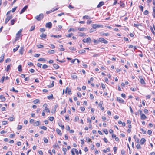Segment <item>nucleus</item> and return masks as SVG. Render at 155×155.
<instances>
[{
    "mask_svg": "<svg viewBox=\"0 0 155 155\" xmlns=\"http://www.w3.org/2000/svg\"><path fill=\"white\" fill-rule=\"evenodd\" d=\"M49 120L51 121H52L54 120V117H49Z\"/></svg>",
    "mask_w": 155,
    "mask_h": 155,
    "instance_id": "62",
    "label": "nucleus"
},
{
    "mask_svg": "<svg viewBox=\"0 0 155 155\" xmlns=\"http://www.w3.org/2000/svg\"><path fill=\"white\" fill-rule=\"evenodd\" d=\"M40 128L43 129L44 130H46L47 129V127L45 126H42L40 127Z\"/></svg>",
    "mask_w": 155,
    "mask_h": 155,
    "instance_id": "48",
    "label": "nucleus"
},
{
    "mask_svg": "<svg viewBox=\"0 0 155 155\" xmlns=\"http://www.w3.org/2000/svg\"><path fill=\"white\" fill-rule=\"evenodd\" d=\"M79 120V117L78 116H76L75 117V121L76 122Z\"/></svg>",
    "mask_w": 155,
    "mask_h": 155,
    "instance_id": "52",
    "label": "nucleus"
},
{
    "mask_svg": "<svg viewBox=\"0 0 155 155\" xmlns=\"http://www.w3.org/2000/svg\"><path fill=\"white\" fill-rule=\"evenodd\" d=\"M66 92H67L68 94H71V91L70 88H68L67 87L66 89Z\"/></svg>",
    "mask_w": 155,
    "mask_h": 155,
    "instance_id": "13",
    "label": "nucleus"
},
{
    "mask_svg": "<svg viewBox=\"0 0 155 155\" xmlns=\"http://www.w3.org/2000/svg\"><path fill=\"white\" fill-rule=\"evenodd\" d=\"M77 28H76V29H74V28H70L68 30V32H70L71 31H77Z\"/></svg>",
    "mask_w": 155,
    "mask_h": 155,
    "instance_id": "30",
    "label": "nucleus"
},
{
    "mask_svg": "<svg viewBox=\"0 0 155 155\" xmlns=\"http://www.w3.org/2000/svg\"><path fill=\"white\" fill-rule=\"evenodd\" d=\"M101 35L102 36L104 35L105 36H108L110 34L108 33H104L103 32H101L100 33Z\"/></svg>",
    "mask_w": 155,
    "mask_h": 155,
    "instance_id": "21",
    "label": "nucleus"
},
{
    "mask_svg": "<svg viewBox=\"0 0 155 155\" xmlns=\"http://www.w3.org/2000/svg\"><path fill=\"white\" fill-rule=\"evenodd\" d=\"M110 151V148H108L106 149V150H105V149L103 150V151L104 153H106L107 152H109Z\"/></svg>",
    "mask_w": 155,
    "mask_h": 155,
    "instance_id": "31",
    "label": "nucleus"
},
{
    "mask_svg": "<svg viewBox=\"0 0 155 155\" xmlns=\"http://www.w3.org/2000/svg\"><path fill=\"white\" fill-rule=\"evenodd\" d=\"M18 68L19 71H22L21 66V65L18 66Z\"/></svg>",
    "mask_w": 155,
    "mask_h": 155,
    "instance_id": "42",
    "label": "nucleus"
},
{
    "mask_svg": "<svg viewBox=\"0 0 155 155\" xmlns=\"http://www.w3.org/2000/svg\"><path fill=\"white\" fill-rule=\"evenodd\" d=\"M47 105L46 104H44L43 105V106L45 107V111H46V112H49L50 113V111L49 110V109L47 108Z\"/></svg>",
    "mask_w": 155,
    "mask_h": 155,
    "instance_id": "10",
    "label": "nucleus"
},
{
    "mask_svg": "<svg viewBox=\"0 0 155 155\" xmlns=\"http://www.w3.org/2000/svg\"><path fill=\"white\" fill-rule=\"evenodd\" d=\"M103 131L106 134H107L108 133V130L107 129H104L103 130Z\"/></svg>",
    "mask_w": 155,
    "mask_h": 155,
    "instance_id": "50",
    "label": "nucleus"
},
{
    "mask_svg": "<svg viewBox=\"0 0 155 155\" xmlns=\"http://www.w3.org/2000/svg\"><path fill=\"white\" fill-rule=\"evenodd\" d=\"M78 33L79 34V36H80L82 37V36H84V33H83L79 32Z\"/></svg>",
    "mask_w": 155,
    "mask_h": 155,
    "instance_id": "43",
    "label": "nucleus"
},
{
    "mask_svg": "<svg viewBox=\"0 0 155 155\" xmlns=\"http://www.w3.org/2000/svg\"><path fill=\"white\" fill-rule=\"evenodd\" d=\"M20 46L19 45H17V46L13 49V51L14 52H16L19 48Z\"/></svg>",
    "mask_w": 155,
    "mask_h": 155,
    "instance_id": "27",
    "label": "nucleus"
},
{
    "mask_svg": "<svg viewBox=\"0 0 155 155\" xmlns=\"http://www.w3.org/2000/svg\"><path fill=\"white\" fill-rule=\"evenodd\" d=\"M0 99L2 101H4L5 100V98L3 96L1 95L0 96Z\"/></svg>",
    "mask_w": 155,
    "mask_h": 155,
    "instance_id": "24",
    "label": "nucleus"
},
{
    "mask_svg": "<svg viewBox=\"0 0 155 155\" xmlns=\"http://www.w3.org/2000/svg\"><path fill=\"white\" fill-rule=\"evenodd\" d=\"M104 4V2H101L97 6V8H100Z\"/></svg>",
    "mask_w": 155,
    "mask_h": 155,
    "instance_id": "20",
    "label": "nucleus"
},
{
    "mask_svg": "<svg viewBox=\"0 0 155 155\" xmlns=\"http://www.w3.org/2000/svg\"><path fill=\"white\" fill-rule=\"evenodd\" d=\"M38 61H46V60L44 58H40L38 59Z\"/></svg>",
    "mask_w": 155,
    "mask_h": 155,
    "instance_id": "39",
    "label": "nucleus"
},
{
    "mask_svg": "<svg viewBox=\"0 0 155 155\" xmlns=\"http://www.w3.org/2000/svg\"><path fill=\"white\" fill-rule=\"evenodd\" d=\"M48 53L50 54H53L54 52V50H51L48 51Z\"/></svg>",
    "mask_w": 155,
    "mask_h": 155,
    "instance_id": "46",
    "label": "nucleus"
},
{
    "mask_svg": "<svg viewBox=\"0 0 155 155\" xmlns=\"http://www.w3.org/2000/svg\"><path fill=\"white\" fill-rule=\"evenodd\" d=\"M11 60L10 58H8L5 60V62L6 63H7L8 62H10Z\"/></svg>",
    "mask_w": 155,
    "mask_h": 155,
    "instance_id": "60",
    "label": "nucleus"
},
{
    "mask_svg": "<svg viewBox=\"0 0 155 155\" xmlns=\"http://www.w3.org/2000/svg\"><path fill=\"white\" fill-rule=\"evenodd\" d=\"M139 8L140 9L141 11L143 12V6L140 5L139 6Z\"/></svg>",
    "mask_w": 155,
    "mask_h": 155,
    "instance_id": "49",
    "label": "nucleus"
},
{
    "mask_svg": "<svg viewBox=\"0 0 155 155\" xmlns=\"http://www.w3.org/2000/svg\"><path fill=\"white\" fill-rule=\"evenodd\" d=\"M91 39L90 37H88L86 39H84L82 40V41L84 43H90Z\"/></svg>",
    "mask_w": 155,
    "mask_h": 155,
    "instance_id": "5",
    "label": "nucleus"
},
{
    "mask_svg": "<svg viewBox=\"0 0 155 155\" xmlns=\"http://www.w3.org/2000/svg\"><path fill=\"white\" fill-rule=\"evenodd\" d=\"M37 47L39 48H42L44 47V46L42 45L39 44L37 45Z\"/></svg>",
    "mask_w": 155,
    "mask_h": 155,
    "instance_id": "44",
    "label": "nucleus"
},
{
    "mask_svg": "<svg viewBox=\"0 0 155 155\" xmlns=\"http://www.w3.org/2000/svg\"><path fill=\"white\" fill-rule=\"evenodd\" d=\"M45 27L46 28H50L52 27V23L51 22H49L46 23L45 25Z\"/></svg>",
    "mask_w": 155,
    "mask_h": 155,
    "instance_id": "7",
    "label": "nucleus"
},
{
    "mask_svg": "<svg viewBox=\"0 0 155 155\" xmlns=\"http://www.w3.org/2000/svg\"><path fill=\"white\" fill-rule=\"evenodd\" d=\"M40 36L41 37L44 38H46V35L44 34L43 33L41 35H40Z\"/></svg>",
    "mask_w": 155,
    "mask_h": 155,
    "instance_id": "33",
    "label": "nucleus"
},
{
    "mask_svg": "<svg viewBox=\"0 0 155 155\" xmlns=\"http://www.w3.org/2000/svg\"><path fill=\"white\" fill-rule=\"evenodd\" d=\"M10 65H7V66L6 67V68L5 69V70L7 72L8 71L9 69H10Z\"/></svg>",
    "mask_w": 155,
    "mask_h": 155,
    "instance_id": "40",
    "label": "nucleus"
},
{
    "mask_svg": "<svg viewBox=\"0 0 155 155\" xmlns=\"http://www.w3.org/2000/svg\"><path fill=\"white\" fill-rule=\"evenodd\" d=\"M16 8H17V7H15L14 8H13L11 11L12 12H13L16 10Z\"/></svg>",
    "mask_w": 155,
    "mask_h": 155,
    "instance_id": "61",
    "label": "nucleus"
},
{
    "mask_svg": "<svg viewBox=\"0 0 155 155\" xmlns=\"http://www.w3.org/2000/svg\"><path fill=\"white\" fill-rule=\"evenodd\" d=\"M10 91L15 92L16 93H17L18 92V91L15 90L14 87H13L12 89L10 90Z\"/></svg>",
    "mask_w": 155,
    "mask_h": 155,
    "instance_id": "41",
    "label": "nucleus"
},
{
    "mask_svg": "<svg viewBox=\"0 0 155 155\" xmlns=\"http://www.w3.org/2000/svg\"><path fill=\"white\" fill-rule=\"evenodd\" d=\"M43 140H44V141L45 143H48V140L46 138H44Z\"/></svg>",
    "mask_w": 155,
    "mask_h": 155,
    "instance_id": "51",
    "label": "nucleus"
},
{
    "mask_svg": "<svg viewBox=\"0 0 155 155\" xmlns=\"http://www.w3.org/2000/svg\"><path fill=\"white\" fill-rule=\"evenodd\" d=\"M71 76L73 79H75L77 78L76 73H73L71 74Z\"/></svg>",
    "mask_w": 155,
    "mask_h": 155,
    "instance_id": "14",
    "label": "nucleus"
},
{
    "mask_svg": "<svg viewBox=\"0 0 155 155\" xmlns=\"http://www.w3.org/2000/svg\"><path fill=\"white\" fill-rule=\"evenodd\" d=\"M15 21H16V20L14 19L11 20V25H13L14 24L15 22Z\"/></svg>",
    "mask_w": 155,
    "mask_h": 155,
    "instance_id": "36",
    "label": "nucleus"
},
{
    "mask_svg": "<svg viewBox=\"0 0 155 155\" xmlns=\"http://www.w3.org/2000/svg\"><path fill=\"white\" fill-rule=\"evenodd\" d=\"M136 147L137 149L141 148L140 145L139 143H138L137 144Z\"/></svg>",
    "mask_w": 155,
    "mask_h": 155,
    "instance_id": "47",
    "label": "nucleus"
},
{
    "mask_svg": "<svg viewBox=\"0 0 155 155\" xmlns=\"http://www.w3.org/2000/svg\"><path fill=\"white\" fill-rule=\"evenodd\" d=\"M4 55V54H3L0 57V63L2 62L3 61Z\"/></svg>",
    "mask_w": 155,
    "mask_h": 155,
    "instance_id": "15",
    "label": "nucleus"
},
{
    "mask_svg": "<svg viewBox=\"0 0 155 155\" xmlns=\"http://www.w3.org/2000/svg\"><path fill=\"white\" fill-rule=\"evenodd\" d=\"M28 8V6L27 5H26L21 10L20 12V14H22Z\"/></svg>",
    "mask_w": 155,
    "mask_h": 155,
    "instance_id": "6",
    "label": "nucleus"
},
{
    "mask_svg": "<svg viewBox=\"0 0 155 155\" xmlns=\"http://www.w3.org/2000/svg\"><path fill=\"white\" fill-rule=\"evenodd\" d=\"M99 42L103 43L104 44H107L108 43V41L102 38H99V40L97 41V43H98Z\"/></svg>",
    "mask_w": 155,
    "mask_h": 155,
    "instance_id": "3",
    "label": "nucleus"
},
{
    "mask_svg": "<svg viewBox=\"0 0 155 155\" xmlns=\"http://www.w3.org/2000/svg\"><path fill=\"white\" fill-rule=\"evenodd\" d=\"M139 26H141V25L140 24H136L135 23H134V27H136L137 28H139Z\"/></svg>",
    "mask_w": 155,
    "mask_h": 155,
    "instance_id": "26",
    "label": "nucleus"
},
{
    "mask_svg": "<svg viewBox=\"0 0 155 155\" xmlns=\"http://www.w3.org/2000/svg\"><path fill=\"white\" fill-rule=\"evenodd\" d=\"M146 38H147V39H148L149 40H151L152 38L150 36H147L145 37Z\"/></svg>",
    "mask_w": 155,
    "mask_h": 155,
    "instance_id": "55",
    "label": "nucleus"
},
{
    "mask_svg": "<svg viewBox=\"0 0 155 155\" xmlns=\"http://www.w3.org/2000/svg\"><path fill=\"white\" fill-rule=\"evenodd\" d=\"M12 18V15H7V18L5 19V24H6L9 21V20Z\"/></svg>",
    "mask_w": 155,
    "mask_h": 155,
    "instance_id": "4",
    "label": "nucleus"
},
{
    "mask_svg": "<svg viewBox=\"0 0 155 155\" xmlns=\"http://www.w3.org/2000/svg\"><path fill=\"white\" fill-rule=\"evenodd\" d=\"M50 35H51V37H54V38H60V37H61V35H53L51 34Z\"/></svg>",
    "mask_w": 155,
    "mask_h": 155,
    "instance_id": "23",
    "label": "nucleus"
},
{
    "mask_svg": "<svg viewBox=\"0 0 155 155\" xmlns=\"http://www.w3.org/2000/svg\"><path fill=\"white\" fill-rule=\"evenodd\" d=\"M135 139V141L137 143H138L139 141V139L137 137L136 135H134L133 137Z\"/></svg>",
    "mask_w": 155,
    "mask_h": 155,
    "instance_id": "16",
    "label": "nucleus"
},
{
    "mask_svg": "<svg viewBox=\"0 0 155 155\" xmlns=\"http://www.w3.org/2000/svg\"><path fill=\"white\" fill-rule=\"evenodd\" d=\"M58 9V8H55V9L53 8L52 9H51V10H50V11H47L46 12V13L47 14H48L50 13H51L52 12H53L54 11H55L57 10Z\"/></svg>",
    "mask_w": 155,
    "mask_h": 155,
    "instance_id": "9",
    "label": "nucleus"
},
{
    "mask_svg": "<svg viewBox=\"0 0 155 155\" xmlns=\"http://www.w3.org/2000/svg\"><path fill=\"white\" fill-rule=\"evenodd\" d=\"M33 102L34 104H36L39 102V99H35L33 101Z\"/></svg>",
    "mask_w": 155,
    "mask_h": 155,
    "instance_id": "35",
    "label": "nucleus"
},
{
    "mask_svg": "<svg viewBox=\"0 0 155 155\" xmlns=\"http://www.w3.org/2000/svg\"><path fill=\"white\" fill-rule=\"evenodd\" d=\"M86 52L85 50H81L78 51V53L80 54H82L85 53Z\"/></svg>",
    "mask_w": 155,
    "mask_h": 155,
    "instance_id": "25",
    "label": "nucleus"
},
{
    "mask_svg": "<svg viewBox=\"0 0 155 155\" xmlns=\"http://www.w3.org/2000/svg\"><path fill=\"white\" fill-rule=\"evenodd\" d=\"M83 19H88L90 18V17L87 15L84 16L83 17Z\"/></svg>",
    "mask_w": 155,
    "mask_h": 155,
    "instance_id": "34",
    "label": "nucleus"
},
{
    "mask_svg": "<svg viewBox=\"0 0 155 155\" xmlns=\"http://www.w3.org/2000/svg\"><path fill=\"white\" fill-rule=\"evenodd\" d=\"M24 50L23 47H21L19 50V52L20 54L22 55L24 52Z\"/></svg>",
    "mask_w": 155,
    "mask_h": 155,
    "instance_id": "11",
    "label": "nucleus"
},
{
    "mask_svg": "<svg viewBox=\"0 0 155 155\" xmlns=\"http://www.w3.org/2000/svg\"><path fill=\"white\" fill-rule=\"evenodd\" d=\"M34 123L35 124V125L36 126H38L40 124V123L38 121L35 122Z\"/></svg>",
    "mask_w": 155,
    "mask_h": 155,
    "instance_id": "38",
    "label": "nucleus"
},
{
    "mask_svg": "<svg viewBox=\"0 0 155 155\" xmlns=\"http://www.w3.org/2000/svg\"><path fill=\"white\" fill-rule=\"evenodd\" d=\"M62 150L63 151H64V155H65L66 154V152L67 151V149L66 148H63L62 149Z\"/></svg>",
    "mask_w": 155,
    "mask_h": 155,
    "instance_id": "45",
    "label": "nucleus"
},
{
    "mask_svg": "<svg viewBox=\"0 0 155 155\" xmlns=\"http://www.w3.org/2000/svg\"><path fill=\"white\" fill-rule=\"evenodd\" d=\"M140 117L141 119L142 120H144L147 118V117L143 114H142L141 115Z\"/></svg>",
    "mask_w": 155,
    "mask_h": 155,
    "instance_id": "18",
    "label": "nucleus"
},
{
    "mask_svg": "<svg viewBox=\"0 0 155 155\" xmlns=\"http://www.w3.org/2000/svg\"><path fill=\"white\" fill-rule=\"evenodd\" d=\"M117 100L120 103H123L124 102V100L120 97H117Z\"/></svg>",
    "mask_w": 155,
    "mask_h": 155,
    "instance_id": "8",
    "label": "nucleus"
},
{
    "mask_svg": "<svg viewBox=\"0 0 155 155\" xmlns=\"http://www.w3.org/2000/svg\"><path fill=\"white\" fill-rule=\"evenodd\" d=\"M92 27L94 29L96 30L97 28H103V25H97L93 24L92 25Z\"/></svg>",
    "mask_w": 155,
    "mask_h": 155,
    "instance_id": "2",
    "label": "nucleus"
},
{
    "mask_svg": "<svg viewBox=\"0 0 155 155\" xmlns=\"http://www.w3.org/2000/svg\"><path fill=\"white\" fill-rule=\"evenodd\" d=\"M54 68L56 69H58L59 68V66L57 64H54L53 65Z\"/></svg>",
    "mask_w": 155,
    "mask_h": 155,
    "instance_id": "28",
    "label": "nucleus"
},
{
    "mask_svg": "<svg viewBox=\"0 0 155 155\" xmlns=\"http://www.w3.org/2000/svg\"><path fill=\"white\" fill-rule=\"evenodd\" d=\"M22 31V29H20V30L18 31V32L16 34V36H18L19 35V34Z\"/></svg>",
    "mask_w": 155,
    "mask_h": 155,
    "instance_id": "58",
    "label": "nucleus"
},
{
    "mask_svg": "<svg viewBox=\"0 0 155 155\" xmlns=\"http://www.w3.org/2000/svg\"><path fill=\"white\" fill-rule=\"evenodd\" d=\"M45 29L44 28H41L40 29V31L41 32H43L45 31Z\"/></svg>",
    "mask_w": 155,
    "mask_h": 155,
    "instance_id": "54",
    "label": "nucleus"
},
{
    "mask_svg": "<svg viewBox=\"0 0 155 155\" xmlns=\"http://www.w3.org/2000/svg\"><path fill=\"white\" fill-rule=\"evenodd\" d=\"M140 144L141 145H143L146 142V140L144 138H142L140 140Z\"/></svg>",
    "mask_w": 155,
    "mask_h": 155,
    "instance_id": "17",
    "label": "nucleus"
},
{
    "mask_svg": "<svg viewBox=\"0 0 155 155\" xmlns=\"http://www.w3.org/2000/svg\"><path fill=\"white\" fill-rule=\"evenodd\" d=\"M56 132L59 135L61 136L62 135V133L61 131L58 129H56Z\"/></svg>",
    "mask_w": 155,
    "mask_h": 155,
    "instance_id": "22",
    "label": "nucleus"
},
{
    "mask_svg": "<svg viewBox=\"0 0 155 155\" xmlns=\"http://www.w3.org/2000/svg\"><path fill=\"white\" fill-rule=\"evenodd\" d=\"M13 118L12 117H10L8 119V120L10 121H12L13 120Z\"/></svg>",
    "mask_w": 155,
    "mask_h": 155,
    "instance_id": "63",
    "label": "nucleus"
},
{
    "mask_svg": "<svg viewBox=\"0 0 155 155\" xmlns=\"http://www.w3.org/2000/svg\"><path fill=\"white\" fill-rule=\"evenodd\" d=\"M148 13H149L148 11L147 10H146L144 11L143 14L145 15H147L148 14Z\"/></svg>",
    "mask_w": 155,
    "mask_h": 155,
    "instance_id": "59",
    "label": "nucleus"
},
{
    "mask_svg": "<svg viewBox=\"0 0 155 155\" xmlns=\"http://www.w3.org/2000/svg\"><path fill=\"white\" fill-rule=\"evenodd\" d=\"M139 78L140 79V82L141 84H145V81L142 78V77L140 76L139 77Z\"/></svg>",
    "mask_w": 155,
    "mask_h": 155,
    "instance_id": "12",
    "label": "nucleus"
},
{
    "mask_svg": "<svg viewBox=\"0 0 155 155\" xmlns=\"http://www.w3.org/2000/svg\"><path fill=\"white\" fill-rule=\"evenodd\" d=\"M48 67V66L46 65V64H44L43 66H42V68L43 69H46V68H47Z\"/></svg>",
    "mask_w": 155,
    "mask_h": 155,
    "instance_id": "56",
    "label": "nucleus"
},
{
    "mask_svg": "<svg viewBox=\"0 0 155 155\" xmlns=\"http://www.w3.org/2000/svg\"><path fill=\"white\" fill-rule=\"evenodd\" d=\"M19 37H20V35H18V36H16L15 42H16V41H17V40H19Z\"/></svg>",
    "mask_w": 155,
    "mask_h": 155,
    "instance_id": "53",
    "label": "nucleus"
},
{
    "mask_svg": "<svg viewBox=\"0 0 155 155\" xmlns=\"http://www.w3.org/2000/svg\"><path fill=\"white\" fill-rule=\"evenodd\" d=\"M77 28V30L78 29V30H79L81 31H85L86 29L84 28Z\"/></svg>",
    "mask_w": 155,
    "mask_h": 155,
    "instance_id": "19",
    "label": "nucleus"
},
{
    "mask_svg": "<svg viewBox=\"0 0 155 155\" xmlns=\"http://www.w3.org/2000/svg\"><path fill=\"white\" fill-rule=\"evenodd\" d=\"M43 17L44 15L43 14L41 13L37 15L35 17V18L38 21H40L43 18Z\"/></svg>",
    "mask_w": 155,
    "mask_h": 155,
    "instance_id": "1",
    "label": "nucleus"
},
{
    "mask_svg": "<svg viewBox=\"0 0 155 155\" xmlns=\"http://www.w3.org/2000/svg\"><path fill=\"white\" fill-rule=\"evenodd\" d=\"M69 48L71 50H76V49L74 47H71Z\"/></svg>",
    "mask_w": 155,
    "mask_h": 155,
    "instance_id": "57",
    "label": "nucleus"
},
{
    "mask_svg": "<svg viewBox=\"0 0 155 155\" xmlns=\"http://www.w3.org/2000/svg\"><path fill=\"white\" fill-rule=\"evenodd\" d=\"M94 80V78L93 77L91 78L90 79L88 80V84H90L91 82L92 81Z\"/></svg>",
    "mask_w": 155,
    "mask_h": 155,
    "instance_id": "37",
    "label": "nucleus"
},
{
    "mask_svg": "<svg viewBox=\"0 0 155 155\" xmlns=\"http://www.w3.org/2000/svg\"><path fill=\"white\" fill-rule=\"evenodd\" d=\"M7 155H12V153L11 151H8L6 153Z\"/></svg>",
    "mask_w": 155,
    "mask_h": 155,
    "instance_id": "64",
    "label": "nucleus"
},
{
    "mask_svg": "<svg viewBox=\"0 0 155 155\" xmlns=\"http://www.w3.org/2000/svg\"><path fill=\"white\" fill-rule=\"evenodd\" d=\"M47 98L49 99H53L54 97L52 94H51L50 95L48 96Z\"/></svg>",
    "mask_w": 155,
    "mask_h": 155,
    "instance_id": "32",
    "label": "nucleus"
},
{
    "mask_svg": "<svg viewBox=\"0 0 155 155\" xmlns=\"http://www.w3.org/2000/svg\"><path fill=\"white\" fill-rule=\"evenodd\" d=\"M54 85V81H52L51 84V85H48V87L49 88H51L53 87Z\"/></svg>",
    "mask_w": 155,
    "mask_h": 155,
    "instance_id": "29",
    "label": "nucleus"
}]
</instances>
